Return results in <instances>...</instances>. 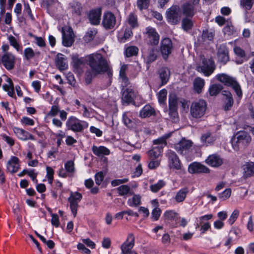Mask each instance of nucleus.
<instances>
[{"instance_id": "nucleus-1", "label": "nucleus", "mask_w": 254, "mask_h": 254, "mask_svg": "<svg viewBox=\"0 0 254 254\" xmlns=\"http://www.w3.org/2000/svg\"><path fill=\"white\" fill-rule=\"evenodd\" d=\"M89 64L92 72L96 74L102 73L108 69L107 61L100 54L90 55L88 58Z\"/></svg>"}, {"instance_id": "nucleus-2", "label": "nucleus", "mask_w": 254, "mask_h": 254, "mask_svg": "<svg viewBox=\"0 0 254 254\" xmlns=\"http://www.w3.org/2000/svg\"><path fill=\"white\" fill-rule=\"evenodd\" d=\"M252 137L249 133L244 130L239 131L233 137L232 145L234 150L238 151L240 148H244L251 142Z\"/></svg>"}, {"instance_id": "nucleus-3", "label": "nucleus", "mask_w": 254, "mask_h": 254, "mask_svg": "<svg viewBox=\"0 0 254 254\" xmlns=\"http://www.w3.org/2000/svg\"><path fill=\"white\" fill-rule=\"evenodd\" d=\"M215 78L225 85L231 87L238 97L242 96L241 86L235 78L225 73L218 74L216 75Z\"/></svg>"}, {"instance_id": "nucleus-4", "label": "nucleus", "mask_w": 254, "mask_h": 254, "mask_svg": "<svg viewBox=\"0 0 254 254\" xmlns=\"http://www.w3.org/2000/svg\"><path fill=\"white\" fill-rule=\"evenodd\" d=\"M216 68L214 61L211 58H206L204 56L200 57V61L196 66V70L202 73L205 76H209L213 73Z\"/></svg>"}, {"instance_id": "nucleus-5", "label": "nucleus", "mask_w": 254, "mask_h": 254, "mask_svg": "<svg viewBox=\"0 0 254 254\" xmlns=\"http://www.w3.org/2000/svg\"><path fill=\"white\" fill-rule=\"evenodd\" d=\"M207 108L206 102L202 99L192 102L190 107V115L194 119L202 118L205 114Z\"/></svg>"}, {"instance_id": "nucleus-6", "label": "nucleus", "mask_w": 254, "mask_h": 254, "mask_svg": "<svg viewBox=\"0 0 254 254\" xmlns=\"http://www.w3.org/2000/svg\"><path fill=\"white\" fill-rule=\"evenodd\" d=\"M168 136H162L153 141L154 145L157 146L153 147L151 150L147 151V153L150 159H156L160 156L163 148L166 145V139Z\"/></svg>"}, {"instance_id": "nucleus-7", "label": "nucleus", "mask_w": 254, "mask_h": 254, "mask_svg": "<svg viewBox=\"0 0 254 254\" xmlns=\"http://www.w3.org/2000/svg\"><path fill=\"white\" fill-rule=\"evenodd\" d=\"M66 126L68 129H70L74 132H81L88 127V124L84 121H81L74 116L68 118Z\"/></svg>"}, {"instance_id": "nucleus-8", "label": "nucleus", "mask_w": 254, "mask_h": 254, "mask_svg": "<svg viewBox=\"0 0 254 254\" xmlns=\"http://www.w3.org/2000/svg\"><path fill=\"white\" fill-rule=\"evenodd\" d=\"M168 22L171 24H178L181 18V11L177 5H173L166 11Z\"/></svg>"}, {"instance_id": "nucleus-9", "label": "nucleus", "mask_w": 254, "mask_h": 254, "mask_svg": "<svg viewBox=\"0 0 254 254\" xmlns=\"http://www.w3.org/2000/svg\"><path fill=\"white\" fill-rule=\"evenodd\" d=\"M169 115L174 122L178 118V99L176 95L171 94L169 97Z\"/></svg>"}, {"instance_id": "nucleus-10", "label": "nucleus", "mask_w": 254, "mask_h": 254, "mask_svg": "<svg viewBox=\"0 0 254 254\" xmlns=\"http://www.w3.org/2000/svg\"><path fill=\"white\" fill-rule=\"evenodd\" d=\"M82 194L78 192H71L68 201L70 203V208L73 216L75 217L77 214L78 203L82 199Z\"/></svg>"}, {"instance_id": "nucleus-11", "label": "nucleus", "mask_w": 254, "mask_h": 254, "mask_svg": "<svg viewBox=\"0 0 254 254\" xmlns=\"http://www.w3.org/2000/svg\"><path fill=\"white\" fill-rule=\"evenodd\" d=\"M116 24V17L111 12L107 11L104 13L102 24L106 29L113 28Z\"/></svg>"}, {"instance_id": "nucleus-12", "label": "nucleus", "mask_w": 254, "mask_h": 254, "mask_svg": "<svg viewBox=\"0 0 254 254\" xmlns=\"http://www.w3.org/2000/svg\"><path fill=\"white\" fill-rule=\"evenodd\" d=\"M172 42L169 38H165L161 41L160 51L164 59H167L169 55L172 53Z\"/></svg>"}, {"instance_id": "nucleus-13", "label": "nucleus", "mask_w": 254, "mask_h": 254, "mask_svg": "<svg viewBox=\"0 0 254 254\" xmlns=\"http://www.w3.org/2000/svg\"><path fill=\"white\" fill-rule=\"evenodd\" d=\"M192 144L191 141L183 139L179 142L175 144V149L180 154L185 155L190 151Z\"/></svg>"}, {"instance_id": "nucleus-14", "label": "nucleus", "mask_w": 254, "mask_h": 254, "mask_svg": "<svg viewBox=\"0 0 254 254\" xmlns=\"http://www.w3.org/2000/svg\"><path fill=\"white\" fill-rule=\"evenodd\" d=\"M168 159L169 165L170 168L180 170L181 168V162L175 152L172 150H168L166 153Z\"/></svg>"}, {"instance_id": "nucleus-15", "label": "nucleus", "mask_w": 254, "mask_h": 254, "mask_svg": "<svg viewBox=\"0 0 254 254\" xmlns=\"http://www.w3.org/2000/svg\"><path fill=\"white\" fill-rule=\"evenodd\" d=\"M135 238L132 233L129 234L126 241L121 245V254H130L131 249L134 246Z\"/></svg>"}, {"instance_id": "nucleus-16", "label": "nucleus", "mask_w": 254, "mask_h": 254, "mask_svg": "<svg viewBox=\"0 0 254 254\" xmlns=\"http://www.w3.org/2000/svg\"><path fill=\"white\" fill-rule=\"evenodd\" d=\"M1 61L5 68L9 70L13 69L14 67L15 57L10 53L7 52L2 55Z\"/></svg>"}, {"instance_id": "nucleus-17", "label": "nucleus", "mask_w": 254, "mask_h": 254, "mask_svg": "<svg viewBox=\"0 0 254 254\" xmlns=\"http://www.w3.org/2000/svg\"><path fill=\"white\" fill-rule=\"evenodd\" d=\"M146 34L147 35V42L151 45H158L160 36L156 30L152 27L146 28Z\"/></svg>"}, {"instance_id": "nucleus-18", "label": "nucleus", "mask_w": 254, "mask_h": 254, "mask_svg": "<svg viewBox=\"0 0 254 254\" xmlns=\"http://www.w3.org/2000/svg\"><path fill=\"white\" fill-rule=\"evenodd\" d=\"M188 171L190 174L208 173L209 169L200 163L193 162L189 165Z\"/></svg>"}, {"instance_id": "nucleus-19", "label": "nucleus", "mask_w": 254, "mask_h": 254, "mask_svg": "<svg viewBox=\"0 0 254 254\" xmlns=\"http://www.w3.org/2000/svg\"><path fill=\"white\" fill-rule=\"evenodd\" d=\"M217 56L219 61L223 64H226L229 61L228 50L226 45L222 44L219 47Z\"/></svg>"}, {"instance_id": "nucleus-20", "label": "nucleus", "mask_w": 254, "mask_h": 254, "mask_svg": "<svg viewBox=\"0 0 254 254\" xmlns=\"http://www.w3.org/2000/svg\"><path fill=\"white\" fill-rule=\"evenodd\" d=\"M62 37L63 44L65 47L71 46L74 42L73 33L71 28H68L66 31H65L64 28H62Z\"/></svg>"}, {"instance_id": "nucleus-21", "label": "nucleus", "mask_w": 254, "mask_h": 254, "mask_svg": "<svg viewBox=\"0 0 254 254\" xmlns=\"http://www.w3.org/2000/svg\"><path fill=\"white\" fill-rule=\"evenodd\" d=\"M20 167L19 160L15 156H12L7 163V171L10 173H14L18 171Z\"/></svg>"}, {"instance_id": "nucleus-22", "label": "nucleus", "mask_w": 254, "mask_h": 254, "mask_svg": "<svg viewBox=\"0 0 254 254\" xmlns=\"http://www.w3.org/2000/svg\"><path fill=\"white\" fill-rule=\"evenodd\" d=\"M68 10L73 16H79L81 14L83 8L81 3L73 0L69 3Z\"/></svg>"}, {"instance_id": "nucleus-23", "label": "nucleus", "mask_w": 254, "mask_h": 254, "mask_svg": "<svg viewBox=\"0 0 254 254\" xmlns=\"http://www.w3.org/2000/svg\"><path fill=\"white\" fill-rule=\"evenodd\" d=\"M102 11L100 8L91 10L88 15L89 20L93 25H98L101 20Z\"/></svg>"}, {"instance_id": "nucleus-24", "label": "nucleus", "mask_w": 254, "mask_h": 254, "mask_svg": "<svg viewBox=\"0 0 254 254\" xmlns=\"http://www.w3.org/2000/svg\"><path fill=\"white\" fill-rule=\"evenodd\" d=\"M134 93L132 89L127 88L122 93V101L123 104H128L133 101Z\"/></svg>"}, {"instance_id": "nucleus-25", "label": "nucleus", "mask_w": 254, "mask_h": 254, "mask_svg": "<svg viewBox=\"0 0 254 254\" xmlns=\"http://www.w3.org/2000/svg\"><path fill=\"white\" fill-rule=\"evenodd\" d=\"M216 138L215 134L213 135L211 132H207L201 135L200 140L203 146H207L212 145Z\"/></svg>"}, {"instance_id": "nucleus-26", "label": "nucleus", "mask_w": 254, "mask_h": 254, "mask_svg": "<svg viewBox=\"0 0 254 254\" xmlns=\"http://www.w3.org/2000/svg\"><path fill=\"white\" fill-rule=\"evenodd\" d=\"M13 131L17 137L21 140H35V137L33 135L23 129L18 127H14Z\"/></svg>"}, {"instance_id": "nucleus-27", "label": "nucleus", "mask_w": 254, "mask_h": 254, "mask_svg": "<svg viewBox=\"0 0 254 254\" xmlns=\"http://www.w3.org/2000/svg\"><path fill=\"white\" fill-rule=\"evenodd\" d=\"M205 162L208 165L212 167H217L222 164L223 160L219 155L212 154L207 157Z\"/></svg>"}, {"instance_id": "nucleus-28", "label": "nucleus", "mask_w": 254, "mask_h": 254, "mask_svg": "<svg viewBox=\"0 0 254 254\" xmlns=\"http://www.w3.org/2000/svg\"><path fill=\"white\" fill-rule=\"evenodd\" d=\"M56 65L60 70H64L68 67L66 57L62 54L59 53L56 59Z\"/></svg>"}, {"instance_id": "nucleus-29", "label": "nucleus", "mask_w": 254, "mask_h": 254, "mask_svg": "<svg viewBox=\"0 0 254 254\" xmlns=\"http://www.w3.org/2000/svg\"><path fill=\"white\" fill-rule=\"evenodd\" d=\"M92 151L94 155L98 157L109 155L110 154V150L105 146L93 145Z\"/></svg>"}, {"instance_id": "nucleus-30", "label": "nucleus", "mask_w": 254, "mask_h": 254, "mask_svg": "<svg viewBox=\"0 0 254 254\" xmlns=\"http://www.w3.org/2000/svg\"><path fill=\"white\" fill-rule=\"evenodd\" d=\"M155 115V111L154 109L149 105L144 106L139 112V116L141 118H148Z\"/></svg>"}, {"instance_id": "nucleus-31", "label": "nucleus", "mask_w": 254, "mask_h": 254, "mask_svg": "<svg viewBox=\"0 0 254 254\" xmlns=\"http://www.w3.org/2000/svg\"><path fill=\"white\" fill-rule=\"evenodd\" d=\"M223 95L225 97L224 110H230L234 103L232 95L230 92L226 91H223Z\"/></svg>"}, {"instance_id": "nucleus-32", "label": "nucleus", "mask_w": 254, "mask_h": 254, "mask_svg": "<svg viewBox=\"0 0 254 254\" xmlns=\"http://www.w3.org/2000/svg\"><path fill=\"white\" fill-rule=\"evenodd\" d=\"M127 69V64L123 65L120 70V77L122 79V84L124 86H127L129 84V80L126 75V71Z\"/></svg>"}, {"instance_id": "nucleus-33", "label": "nucleus", "mask_w": 254, "mask_h": 254, "mask_svg": "<svg viewBox=\"0 0 254 254\" xmlns=\"http://www.w3.org/2000/svg\"><path fill=\"white\" fill-rule=\"evenodd\" d=\"M194 6L189 2L184 3L182 7L184 14L188 17H192L195 12Z\"/></svg>"}, {"instance_id": "nucleus-34", "label": "nucleus", "mask_w": 254, "mask_h": 254, "mask_svg": "<svg viewBox=\"0 0 254 254\" xmlns=\"http://www.w3.org/2000/svg\"><path fill=\"white\" fill-rule=\"evenodd\" d=\"M123 121L125 126L128 128H132L134 126V122L132 121L131 113L126 112L123 115Z\"/></svg>"}, {"instance_id": "nucleus-35", "label": "nucleus", "mask_w": 254, "mask_h": 254, "mask_svg": "<svg viewBox=\"0 0 254 254\" xmlns=\"http://www.w3.org/2000/svg\"><path fill=\"white\" fill-rule=\"evenodd\" d=\"M244 175L246 177L254 176V163H247L243 165Z\"/></svg>"}, {"instance_id": "nucleus-36", "label": "nucleus", "mask_w": 254, "mask_h": 254, "mask_svg": "<svg viewBox=\"0 0 254 254\" xmlns=\"http://www.w3.org/2000/svg\"><path fill=\"white\" fill-rule=\"evenodd\" d=\"M189 192L188 189L184 188L179 190L176 193L175 199L178 203L183 202L186 198L187 194Z\"/></svg>"}, {"instance_id": "nucleus-37", "label": "nucleus", "mask_w": 254, "mask_h": 254, "mask_svg": "<svg viewBox=\"0 0 254 254\" xmlns=\"http://www.w3.org/2000/svg\"><path fill=\"white\" fill-rule=\"evenodd\" d=\"M159 73L162 84H166L169 78V69L167 67H162L159 69Z\"/></svg>"}, {"instance_id": "nucleus-38", "label": "nucleus", "mask_w": 254, "mask_h": 254, "mask_svg": "<svg viewBox=\"0 0 254 254\" xmlns=\"http://www.w3.org/2000/svg\"><path fill=\"white\" fill-rule=\"evenodd\" d=\"M157 50L154 48L149 49L148 53L146 55V61L147 64H150L155 61L157 59Z\"/></svg>"}, {"instance_id": "nucleus-39", "label": "nucleus", "mask_w": 254, "mask_h": 254, "mask_svg": "<svg viewBox=\"0 0 254 254\" xmlns=\"http://www.w3.org/2000/svg\"><path fill=\"white\" fill-rule=\"evenodd\" d=\"M204 80L200 77L196 78L193 81V87L194 90L197 93H200L204 85Z\"/></svg>"}, {"instance_id": "nucleus-40", "label": "nucleus", "mask_w": 254, "mask_h": 254, "mask_svg": "<svg viewBox=\"0 0 254 254\" xmlns=\"http://www.w3.org/2000/svg\"><path fill=\"white\" fill-rule=\"evenodd\" d=\"M212 217V215L211 214L205 215L203 216H201L199 218V220L201 221L200 223L201 225L200 231H201L202 233H204L206 231H207L210 228V224L208 222H206L202 224V221L204 220H209Z\"/></svg>"}, {"instance_id": "nucleus-41", "label": "nucleus", "mask_w": 254, "mask_h": 254, "mask_svg": "<svg viewBox=\"0 0 254 254\" xmlns=\"http://www.w3.org/2000/svg\"><path fill=\"white\" fill-rule=\"evenodd\" d=\"M223 89V86L220 84H213L209 88V93L211 96H216Z\"/></svg>"}, {"instance_id": "nucleus-42", "label": "nucleus", "mask_w": 254, "mask_h": 254, "mask_svg": "<svg viewBox=\"0 0 254 254\" xmlns=\"http://www.w3.org/2000/svg\"><path fill=\"white\" fill-rule=\"evenodd\" d=\"M127 204L131 207H136L141 203V196L138 194H134L131 198L127 201Z\"/></svg>"}, {"instance_id": "nucleus-43", "label": "nucleus", "mask_w": 254, "mask_h": 254, "mask_svg": "<svg viewBox=\"0 0 254 254\" xmlns=\"http://www.w3.org/2000/svg\"><path fill=\"white\" fill-rule=\"evenodd\" d=\"M24 56L26 60H30L35 56H38L40 55L39 52H34L31 48H26L24 50Z\"/></svg>"}, {"instance_id": "nucleus-44", "label": "nucleus", "mask_w": 254, "mask_h": 254, "mask_svg": "<svg viewBox=\"0 0 254 254\" xmlns=\"http://www.w3.org/2000/svg\"><path fill=\"white\" fill-rule=\"evenodd\" d=\"M127 20L132 28H134L138 26L137 17L134 13H130L128 15Z\"/></svg>"}, {"instance_id": "nucleus-45", "label": "nucleus", "mask_w": 254, "mask_h": 254, "mask_svg": "<svg viewBox=\"0 0 254 254\" xmlns=\"http://www.w3.org/2000/svg\"><path fill=\"white\" fill-rule=\"evenodd\" d=\"M84 65V60L82 58H78L77 57L72 58V65L76 70H80Z\"/></svg>"}, {"instance_id": "nucleus-46", "label": "nucleus", "mask_w": 254, "mask_h": 254, "mask_svg": "<svg viewBox=\"0 0 254 254\" xmlns=\"http://www.w3.org/2000/svg\"><path fill=\"white\" fill-rule=\"evenodd\" d=\"M166 185L165 182L160 180L157 183L150 186V189L153 192H157Z\"/></svg>"}, {"instance_id": "nucleus-47", "label": "nucleus", "mask_w": 254, "mask_h": 254, "mask_svg": "<svg viewBox=\"0 0 254 254\" xmlns=\"http://www.w3.org/2000/svg\"><path fill=\"white\" fill-rule=\"evenodd\" d=\"M254 3V0H240V6L246 11L250 10Z\"/></svg>"}, {"instance_id": "nucleus-48", "label": "nucleus", "mask_w": 254, "mask_h": 254, "mask_svg": "<svg viewBox=\"0 0 254 254\" xmlns=\"http://www.w3.org/2000/svg\"><path fill=\"white\" fill-rule=\"evenodd\" d=\"M8 40L11 46L13 47L18 52H22V47L17 42L16 38L13 36L8 37Z\"/></svg>"}, {"instance_id": "nucleus-49", "label": "nucleus", "mask_w": 254, "mask_h": 254, "mask_svg": "<svg viewBox=\"0 0 254 254\" xmlns=\"http://www.w3.org/2000/svg\"><path fill=\"white\" fill-rule=\"evenodd\" d=\"M192 25L193 22L191 20L187 18L183 19L182 26L184 30L188 31L190 29L192 28Z\"/></svg>"}, {"instance_id": "nucleus-50", "label": "nucleus", "mask_w": 254, "mask_h": 254, "mask_svg": "<svg viewBox=\"0 0 254 254\" xmlns=\"http://www.w3.org/2000/svg\"><path fill=\"white\" fill-rule=\"evenodd\" d=\"M96 34L97 31L95 29L88 30L84 36L85 41L86 42L91 41L93 39Z\"/></svg>"}, {"instance_id": "nucleus-51", "label": "nucleus", "mask_w": 254, "mask_h": 254, "mask_svg": "<svg viewBox=\"0 0 254 254\" xmlns=\"http://www.w3.org/2000/svg\"><path fill=\"white\" fill-rule=\"evenodd\" d=\"M130 188L127 185H122L117 188L120 195H125L128 194L130 191Z\"/></svg>"}, {"instance_id": "nucleus-52", "label": "nucleus", "mask_w": 254, "mask_h": 254, "mask_svg": "<svg viewBox=\"0 0 254 254\" xmlns=\"http://www.w3.org/2000/svg\"><path fill=\"white\" fill-rule=\"evenodd\" d=\"M214 34L212 32L208 30L203 31L202 34V38L203 39V42H207V40L211 41L213 40Z\"/></svg>"}, {"instance_id": "nucleus-53", "label": "nucleus", "mask_w": 254, "mask_h": 254, "mask_svg": "<svg viewBox=\"0 0 254 254\" xmlns=\"http://www.w3.org/2000/svg\"><path fill=\"white\" fill-rule=\"evenodd\" d=\"M138 49L134 46L128 47L126 51V55L127 57H130L136 55L138 53Z\"/></svg>"}, {"instance_id": "nucleus-54", "label": "nucleus", "mask_w": 254, "mask_h": 254, "mask_svg": "<svg viewBox=\"0 0 254 254\" xmlns=\"http://www.w3.org/2000/svg\"><path fill=\"white\" fill-rule=\"evenodd\" d=\"M74 162L69 160L66 162L64 164V167L66 172L72 174L74 172Z\"/></svg>"}, {"instance_id": "nucleus-55", "label": "nucleus", "mask_w": 254, "mask_h": 254, "mask_svg": "<svg viewBox=\"0 0 254 254\" xmlns=\"http://www.w3.org/2000/svg\"><path fill=\"white\" fill-rule=\"evenodd\" d=\"M177 215V213L174 210H167L164 214L165 219L169 220H174Z\"/></svg>"}, {"instance_id": "nucleus-56", "label": "nucleus", "mask_w": 254, "mask_h": 254, "mask_svg": "<svg viewBox=\"0 0 254 254\" xmlns=\"http://www.w3.org/2000/svg\"><path fill=\"white\" fill-rule=\"evenodd\" d=\"M47 177L49 184H52L54 178V170L49 166L46 167Z\"/></svg>"}, {"instance_id": "nucleus-57", "label": "nucleus", "mask_w": 254, "mask_h": 254, "mask_svg": "<svg viewBox=\"0 0 254 254\" xmlns=\"http://www.w3.org/2000/svg\"><path fill=\"white\" fill-rule=\"evenodd\" d=\"M167 91L164 89L160 91L158 94V101L160 104H163L166 100Z\"/></svg>"}, {"instance_id": "nucleus-58", "label": "nucleus", "mask_w": 254, "mask_h": 254, "mask_svg": "<svg viewBox=\"0 0 254 254\" xmlns=\"http://www.w3.org/2000/svg\"><path fill=\"white\" fill-rule=\"evenodd\" d=\"M132 35V31L129 29H126L123 37L120 38V42L125 43L126 41L129 39Z\"/></svg>"}, {"instance_id": "nucleus-59", "label": "nucleus", "mask_w": 254, "mask_h": 254, "mask_svg": "<svg viewBox=\"0 0 254 254\" xmlns=\"http://www.w3.org/2000/svg\"><path fill=\"white\" fill-rule=\"evenodd\" d=\"M60 111V109L58 106H52L51 107V110L47 114V116L50 117H55L58 114Z\"/></svg>"}, {"instance_id": "nucleus-60", "label": "nucleus", "mask_w": 254, "mask_h": 254, "mask_svg": "<svg viewBox=\"0 0 254 254\" xmlns=\"http://www.w3.org/2000/svg\"><path fill=\"white\" fill-rule=\"evenodd\" d=\"M161 213V209L158 207H155V208L153 209L151 213V215L153 220L154 221H157V220H158L160 216Z\"/></svg>"}, {"instance_id": "nucleus-61", "label": "nucleus", "mask_w": 254, "mask_h": 254, "mask_svg": "<svg viewBox=\"0 0 254 254\" xmlns=\"http://www.w3.org/2000/svg\"><path fill=\"white\" fill-rule=\"evenodd\" d=\"M149 3V0H137V5L140 9L147 8Z\"/></svg>"}, {"instance_id": "nucleus-62", "label": "nucleus", "mask_w": 254, "mask_h": 254, "mask_svg": "<svg viewBox=\"0 0 254 254\" xmlns=\"http://www.w3.org/2000/svg\"><path fill=\"white\" fill-rule=\"evenodd\" d=\"M104 178V175L102 172H99L96 173L95 175V181L96 184L100 185Z\"/></svg>"}, {"instance_id": "nucleus-63", "label": "nucleus", "mask_w": 254, "mask_h": 254, "mask_svg": "<svg viewBox=\"0 0 254 254\" xmlns=\"http://www.w3.org/2000/svg\"><path fill=\"white\" fill-rule=\"evenodd\" d=\"M231 194V190L230 189H227L224 190L219 195V197L222 200H225L230 197Z\"/></svg>"}, {"instance_id": "nucleus-64", "label": "nucleus", "mask_w": 254, "mask_h": 254, "mask_svg": "<svg viewBox=\"0 0 254 254\" xmlns=\"http://www.w3.org/2000/svg\"><path fill=\"white\" fill-rule=\"evenodd\" d=\"M239 215V211L238 210H235L231 216L230 217L228 222L230 225L233 224L234 222L236 220Z\"/></svg>"}]
</instances>
